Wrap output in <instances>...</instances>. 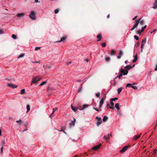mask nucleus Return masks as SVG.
I'll return each instance as SVG.
<instances>
[{
	"label": "nucleus",
	"instance_id": "nucleus-1",
	"mask_svg": "<svg viewBox=\"0 0 157 157\" xmlns=\"http://www.w3.org/2000/svg\"><path fill=\"white\" fill-rule=\"evenodd\" d=\"M129 70V69L128 68L126 69H124L122 68H121L119 71V72H120V74L117 76L115 79L118 78H120L121 77L123 76V75H124L128 74V70Z\"/></svg>",
	"mask_w": 157,
	"mask_h": 157
},
{
	"label": "nucleus",
	"instance_id": "nucleus-2",
	"mask_svg": "<svg viewBox=\"0 0 157 157\" xmlns=\"http://www.w3.org/2000/svg\"><path fill=\"white\" fill-rule=\"evenodd\" d=\"M29 16L30 18L33 20H35L36 19V13L34 11H31Z\"/></svg>",
	"mask_w": 157,
	"mask_h": 157
},
{
	"label": "nucleus",
	"instance_id": "nucleus-3",
	"mask_svg": "<svg viewBox=\"0 0 157 157\" xmlns=\"http://www.w3.org/2000/svg\"><path fill=\"white\" fill-rule=\"evenodd\" d=\"M40 80V78H38L37 77H34L32 79L31 82V85H32L33 83H35L38 81Z\"/></svg>",
	"mask_w": 157,
	"mask_h": 157
},
{
	"label": "nucleus",
	"instance_id": "nucleus-4",
	"mask_svg": "<svg viewBox=\"0 0 157 157\" xmlns=\"http://www.w3.org/2000/svg\"><path fill=\"white\" fill-rule=\"evenodd\" d=\"M75 122V118H73V120L71 121V122L69 123V127L70 128H72L74 127Z\"/></svg>",
	"mask_w": 157,
	"mask_h": 157
},
{
	"label": "nucleus",
	"instance_id": "nucleus-5",
	"mask_svg": "<svg viewBox=\"0 0 157 157\" xmlns=\"http://www.w3.org/2000/svg\"><path fill=\"white\" fill-rule=\"evenodd\" d=\"M113 101H112V100H111V101H110V104H109V103H107V105H106V106L107 107H109V108H110V109H114V107H111V106H110V104L112 106H113L114 105V103L113 102Z\"/></svg>",
	"mask_w": 157,
	"mask_h": 157
},
{
	"label": "nucleus",
	"instance_id": "nucleus-6",
	"mask_svg": "<svg viewBox=\"0 0 157 157\" xmlns=\"http://www.w3.org/2000/svg\"><path fill=\"white\" fill-rule=\"evenodd\" d=\"M7 86L9 87H10L13 89L16 88L18 87L17 85L12 83H8L7 84Z\"/></svg>",
	"mask_w": 157,
	"mask_h": 157
},
{
	"label": "nucleus",
	"instance_id": "nucleus-7",
	"mask_svg": "<svg viewBox=\"0 0 157 157\" xmlns=\"http://www.w3.org/2000/svg\"><path fill=\"white\" fill-rule=\"evenodd\" d=\"M97 119L96 124L98 126H99L102 123V118H96Z\"/></svg>",
	"mask_w": 157,
	"mask_h": 157
},
{
	"label": "nucleus",
	"instance_id": "nucleus-8",
	"mask_svg": "<svg viewBox=\"0 0 157 157\" xmlns=\"http://www.w3.org/2000/svg\"><path fill=\"white\" fill-rule=\"evenodd\" d=\"M66 37L65 36H63L62 38H61L60 40L59 41H56L55 42V43L57 42H65V40L66 39Z\"/></svg>",
	"mask_w": 157,
	"mask_h": 157
},
{
	"label": "nucleus",
	"instance_id": "nucleus-9",
	"mask_svg": "<svg viewBox=\"0 0 157 157\" xmlns=\"http://www.w3.org/2000/svg\"><path fill=\"white\" fill-rule=\"evenodd\" d=\"M129 147V146H124L120 151V152L121 153L124 152L128 149Z\"/></svg>",
	"mask_w": 157,
	"mask_h": 157
},
{
	"label": "nucleus",
	"instance_id": "nucleus-10",
	"mask_svg": "<svg viewBox=\"0 0 157 157\" xmlns=\"http://www.w3.org/2000/svg\"><path fill=\"white\" fill-rule=\"evenodd\" d=\"M147 25H144L143 27L140 30H138L137 31L138 33L140 35H141V33L143 32L144 30V29L146 28Z\"/></svg>",
	"mask_w": 157,
	"mask_h": 157
},
{
	"label": "nucleus",
	"instance_id": "nucleus-11",
	"mask_svg": "<svg viewBox=\"0 0 157 157\" xmlns=\"http://www.w3.org/2000/svg\"><path fill=\"white\" fill-rule=\"evenodd\" d=\"M58 111V108H55L53 109V111L52 112V113L50 115H49V116L50 117H51L52 116H53V114L54 113L56 112H57Z\"/></svg>",
	"mask_w": 157,
	"mask_h": 157
},
{
	"label": "nucleus",
	"instance_id": "nucleus-12",
	"mask_svg": "<svg viewBox=\"0 0 157 157\" xmlns=\"http://www.w3.org/2000/svg\"><path fill=\"white\" fill-rule=\"evenodd\" d=\"M100 145H98L96 146H94L92 148V149L93 150H97L100 147Z\"/></svg>",
	"mask_w": 157,
	"mask_h": 157
},
{
	"label": "nucleus",
	"instance_id": "nucleus-13",
	"mask_svg": "<svg viewBox=\"0 0 157 157\" xmlns=\"http://www.w3.org/2000/svg\"><path fill=\"white\" fill-rule=\"evenodd\" d=\"M153 8L154 9H156L157 8V0H155V2L153 4Z\"/></svg>",
	"mask_w": 157,
	"mask_h": 157
},
{
	"label": "nucleus",
	"instance_id": "nucleus-14",
	"mask_svg": "<svg viewBox=\"0 0 157 157\" xmlns=\"http://www.w3.org/2000/svg\"><path fill=\"white\" fill-rule=\"evenodd\" d=\"M123 52L122 50H121L120 51L118 56H117V58L118 59H120L121 57V56L123 55Z\"/></svg>",
	"mask_w": 157,
	"mask_h": 157
},
{
	"label": "nucleus",
	"instance_id": "nucleus-15",
	"mask_svg": "<svg viewBox=\"0 0 157 157\" xmlns=\"http://www.w3.org/2000/svg\"><path fill=\"white\" fill-rule=\"evenodd\" d=\"M138 25L137 24V22H135V24L134 25L133 27L131 29V30H133Z\"/></svg>",
	"mask_w": 157,
	"mask_h": 157
},
{
	"label": "nucleus",
	"instance_id": "nucleus-16",
	"mask_svg": "<svg viewBox=\"0 0 157 157\" xmlns=\"http://www.w3.org/2000/svg\"><path fill=\"white\" fill-rule=\"evenodd\" d=\"M97 37L98 38L97 41H99L101 40L102 35L101 34H99L97 36Z\"/></svg>",
	"mask_w": 157,
	"mask_h": 157
},
{
	"label": "nucleus",
	"instance_id": "nucleus-17",
	"mask_svg": "<svg viewBox=\"0 0 157 157\" xmlns=\"http://www.w3.org/2000/svg\"><path fill=\"white\" fill-rule=\"evenodd\" d=\"M104 103V98H102L101 100H100L99 102L100 103V106L101 107L102 105Z\"/></svg>",
	"mask_w": 157,
	"mask_h": 157
},
{
	"label": "nucleus",
	"instance_id": "nucleus-18",
	"mask_svg": "<svg viewBox=\"0 0 157 157\" xmlns=\"http://www.w3.org/2000/svg\"><path fill=\"white\" fill-rule=\"evenodd\" d=\"M71 109L74 112H76L77 110V109L75 107L73 106L72 105H71Z\"/></svg>",
	"mask_w": 157,
	"mask_h": 157
},
{
	"label": "nucleus",
	"instance_id": "nucleus-19",
	"mask_svg": "<svg viewBox=\"0 0 157 157\" xmlns=\"http://www.w3.org/2000/svg\"><path fill=\"white\" fill-rule=\"evenodd\" d=\"M137 55H135L134 56V59L132 60V62L134 63L136 62L137 59Z\"/></svg>",
	"mask_w": 157,
	"mask_h": 157
},
{
	"label": "nucleus",
	"instance_id": "nucleus-20",
	"mask_svg": "<svg viewBox=\"0 0 157 157\" xmlns=\"http://www.w3.org/2000/svg\"><path fill=\"white\" fill-rule=\"evenodd\" d=\"M25 15V13H17V16L18 17H22Z\"/></svg>",
	"mask_w": 157,
	"mask_h": 157
},
{
	"label": "nucleus",
	"instance_id": "nucleus-21",
	"mask_svg": "<svg viewBox=\"0 0 157 157\" xmlns=\"http://www.w3.org/2000/svg\"><path fill=\"white\" fill-rule=\"evenodd\" d=\"M123 89V87H121L117 89V92L118 94H119L122 91Z\"/></svg>",
	"mask_w": 157,
	"mask_h": 157
},
{
	"label": "nucleus",
	"instance_id": "nucleus-22",
	"mask_svg": "<svg viewBox=\"0 0 157 157\" xmlns=\"http://www.w3.org/2000/svg\"><path fill=\"white\" fill-rule=\"evenodd\" d=\"M140 135H136L135 136L133 137V139L134 140H136L139 138L140 137Z\"/></svg>",
	"mask_w": 157,
	"mask_h": 157
},
{
	"label": "nucleus",
	"instance_id": "nucleus-23",
	"mask_svg": "<svg viewBox=\"0 0 157 157\" xmlns=\"http://www.w3.org/2000/svg\"><path fill=\"white\" fill-rule=\"evenodd\" d=\"M25 93V89H22L21 90L20 94L21 95L24 94Z\"/></svg>",
	"mask_w": 157,
	"mask_h": 157
},
{
	"label": "nucleus",
	"instance_id": "nucleus-24",
	"mask_svg": "<svg viewBox=\"0 0 157 157\" xmlns=\"http://www.w3.org/2000/svg\"><path fill=\"white\" fill-rule=\"evenodd\" d=\"M25 56L24 53H21L19 55V56L17 57L18 58H19L23 57Z\"/></svg>",
	"mask_w": 157,
	"mask_h": 157
},
{
	"label": "nucleus",
	"instance_id": "nucleus-25",
	"mask_svg": "<svg viewBox=\"0 0 157 157\" xmlns=\"http://www.w3.org/2000/svg\"><path fill=\"white\" fill-rule=\"evenodd\" d=\"M119 106V104L116 103L115 104V107L117 110L120 109Z\"/></svg>",
	"mask_w": 157,
	"mask_h": 157
},
{
	"label": "nucleus",
	"instance_id": "nucleus-26",
	"mask_svg": "<svg viewBox=\"0 0 157 157\" xmlns=\"http://www.w3.org/2000/svg\"><path fill=\"white\" fill-rule=\"evenodd\" d=\"M132 84L131 83H128L126 84V87H132Z\"/></svg>",
	"mask_w": 157,
	"mask_h": 157
},
{
	"label": "nucleus",
	"instance_id": "nucleus-27",
	"mask_svg": "<svg viewBox=\"0 0 157 157\" xmlns=\"http://www.w3.org/2000/svg\"><path fill=\"white\" fill-rule=\"evenodd\" d=\"M146 39L143 40L142 41L141 44H143V45H144L146 43Z\"/></svg>",
	"mask_w": 157,
	"mask_h": 157
},
{
	"label": "nucleus",
	"instance_id": "nucleus-28",
	"mask_svg": "<svg viewBox=\"0 0 157 157\" xmlns=\"http://www.w3.org/2000/svg\"><path fill=\"white\" fill-rule=\"evenodd\" d=\"M115 54V52L114 50H112L111 51V52L110 55L111 56H113V55H114Z\"/></svg>",
	"mask_w": 157,
	"mask_h": 157
},
{
	"label": "nucleus",
	"instance_id": "nucleus-29",
	"mask_svg": "<svg viewBox=\"0 0 157 157\" xmlns=\"http://www.w3.org/2000/svg\"><path fill=\"white\" fill-rule=\"evenodd\" d=\"M87 105H82L83 108L81 109H79V110H81L84 109L85 108L87 107Z\"/></svg>",
	"mask_w": 157,
	"mask_h": 157
},
{
	"label": "nucleus",
	"instance_id": "nucleus-30",
	"mask_svg": "<svg viewBox=\"0 0 157 157\" xmlns=\"http://www.w3.org/2000/svg\"><path fill=\"white\" fill-rule=\"evenodd\" d=\"M108 135H109V134H108L107 136H104V138L106 140H108L109 139V136Z\"/></svg>",
	"mask_w": 157,
	"mask_h": 157
},
{
	"label": "nucleus",
	"instance_id": "nucleus-31",
	"mask_svg": "<svg viewBox=\"0 0 157 157\" xmlns=\"http://www.w3.org/2000/svg\"><path fill=\"white\" fill-rule=\"evenodd\" d=\"M144 20H141L140 22V24L141 25H143V24H144Z\"/></svg>",
	"mask_w": 157,
	"mask_h": 157
},
{
	"label": "nucleus",
	"instance_id": "nucleus-32",
	"mask_svg": "<svg viewBox=\"0 0 157 157\" xmlns=\"http://www.w3.org/2000/svg\"><path fill=\"white\" fill-rule=\"evenodd\" d=\"M46 81H44V82H41L40 84V86H43L46 83Z\"/></svg>",
	"mask_w": 157,
	"mask_h": 157
},
{
	"label": "nucleus",
	"instance_id": "nucleus-33",
	"mask_svg": "<svg viewBox=\"0 0 157 157\" xmlns=\"http://www.w3.org/2000/svg\"><path fill=\"white\" fill-rule=\"evenodd\" d=\"M26 108L27 109V111H29L30 109V106L29 105H27L26 106Z\"/></svg>",
	"mask_w": 157,
	"mask_h": 157
},
{
	"label": "nucleus",
	"instance_id": "nucleus-34",
	"mask_svg": "<svg viewBox=\"0 0 157 157\" xmlns=\"http://www.w3.org/2000/svg\"><path fill=\"white\" fill-rule=\"evenodd\" d=\"M12 37L14 39H16L17 38L16 36L14 34H13L12 35Z\"/></svg>",
	"mask_w": 157,
	"mask_h": 157
},
{
	"label": "nucleus",
	"instance_id": "nucleus-35",
	"mask_svg": "<svg viewBox=\"0 0 157 157\" xmlns=\"http://www.w3.org/2000/svg\"><path fill=\"white\" fill-rule=\"evenodd\" d=\"M16 122L17 123H19L20 125L22 124V121L21 120H19L17 121H16Z\"/></svg>",
	"mask_w": 157,
	"mask_h": 157
},
{
	"label": "nucleus",
	"instance_id": "nucleus-36",
	"mask_svg": "<svg viewBox=\"0 0 157 157\" xmlns=\"http://www.w3.org/2000/svg\"><path fill=\"white\" fill-rule=\"evenodd\" d=\"M118 98H112L111 100H112V101H115L116 100H118Z\"/></svg>",
	"mask_w": 157,
	"mask_h": 157
},
{
	"label": "nucleus",
	"instance_id": "nucleus-37",
	"mask_svg": "<svg viewBox=\"0 0 157 157\" xmlns=\"http://www.w3.org/2000/svg\"><path fill=\"white\" fill-rule=\"evenodd\" d=\"M134 38L135 39L137 40H138L139 39V37L138 36L136 35H135L134 36Z\"/></svg>",
	"mask_w": 157,
	"mask_h": 157
},
{
	"label": "nucleus",
	"instance_id": "nucleus-38",
	"mask_svg": "<svg viewBox=\"0 0 157 157\" xmlns=\"http://www.w3.org/2000/svg\"><path fill=\"white\" fill-rule=\"evenodd\" d=\"M100 107H99L98 108H94V109L95 110H96L97 111H98L100 109Z\"/></svg>",
	"mask_w": 157,
	"mask_h": 157
},
{
	"label": "nucleus",
	"instance_id": "nucleus-39",
	"mask_svg": "<svg viewBox=\"0 0 157 157\" xmlns=\"http://www.w3.org/2000/svg\"><path fill=\"white\" fill-rule=\"evenodd\" d=\"M59 11V10L58 9H56L54 10V12L55 14L57 13Z\"/></svg>",
	"mask_w": 157,
	"mask_h": 157
},
{
	"label": "nucleus",
	"instance_id": "nucleus-40",
	"mask_svg": "<svg viewBox=\"0 0 157 157\" xmlns=\"http://www.w3.org/2000/svg\"><path fill=\"white\" fill-rule=\"evenodd\" d=\"M141 19V18H140L138 20H136L135 21V22H137V24L138 25L139 21H140V20Z\"/></svg>",
	"mask_w": 157,
	"mask_h": 157
},
{
	"label": "nucleus",
	"instance_id": "nucleus-41",
	"mask_svg": "<svg viewBox=\"0 0 157 157\" xmlns=\"http://www.w3.org/2000/svg\"><path fill=\"white\" fill-rule=\"evenodd\" d=\"M132 88H133L134 90H136L138 88L137 86H132Z\"/></svg>",
	"mask_w": 157,
	"mask_h": 157
},
{
	"label": "nucleus",
	"instance_id": "nucleus-42",
	"mask_svg": "<svg viewBox=\"0 0 157 157\" xmlns=\"http://www.w3.org/2000/svg\"><path fill=\"white\" fill-rule=\"evenodd\" d=\"M101 46L103 47H105L106 46V43H103L101 44Z\"/></svg>",
	"mask_w": 157,
	"mask_h": 157
},
{
	"label": "nucleus",
	"instance_id": "nucleus-43",
	"mask_svg": "<svg viewBox=\"0 0 157 157\" xmlns=\"http://www.w3.org/2000/svg\"><path fill=\"white\" fill-rule=\"evenodd\" d=\"M40 47H36L35 49V51H37L38 50L40 49Z\"/></svg>",
	"mask_w": 157,
	"mask_h": 157
},
{
	"label": "nucleus",
	"instance_id": "nucleus-44",
	"mask_svg": "<svg viewBox=\"0 0 157 157\" xmlns=\"http://www.w3.org/2000/svg\"><path fill=\"white\" fill-rule=\"evenodd\" d=\"M105 60L107 61H108L110 59V58L109 57H105Z\"/></svg>",
	"mask_w": 157,
	"mask_h": 157
},
{
	"label": "nucleus",
	"instance_id": "nucleus-45",
	"mask_svg": "<svg viewBox=\"0 0 157 157\" xmlns=\"http://www.w3.org/2000/svg\"><path fill=\"white\" fill-rule=\"evenodd\" d=\"M4 33L3 30L2 29H0V34H2Z\"/></svg>",
	"mask_w": 157,
	"mask_h": 157
},
{
	"label": "nucleus",
	"instance_id": "nucleus-46",
	"mask_svg": "<svg viewBox=\"0 0 157 157\" xmlns=\"http://www.w3.org/2000/svg\"><path fill=\"white\" fill-rule=\"evenodd\" d=\"M100 95V93H98L96 94V96L98 98V97H99Z\"/></svg>",
	"mask_w": 157,
	"mask_h": 157
},
{
	"label": "nucleus",
	"instance_id": "nucleus-47",
	"mask_svg": "<svg viewBox=\"0 0 157 157\" xmlns=\"http://www.w3.org/2000/svg\"><path fill=\"white\" fill-rule=\"evenodd\" d=\"M5 142L4 140H2L1 143V145L5 144Z\"/></svg>",
	"mask_w": 157,
	"mask_h": 157
},
{
	"label": "nucleus",
	"instance_id": "nucleus-48",
	"mask_svg": "<svg viewBox=\"0 0 157 157\" xmlns=\"http://www.w3.org/2000/svg\"><path fill=\"white\" fill-rule=\"evenodd\" d=\"M130 67V65H127L124 67L125 69H128Z\"/></svg>",
	"mask_w": 157,
	"mask_h": 157
},
{
	"label": "nucleus",
	"instance_id": "nucleus-49",
	"mask_svg": "<svg viewBox=\"0 0 157 157\" xmlns=\"http://www.w3.org/2000/svg\"><path fill=\"white\" fill-rule=\"evenodd\" d=\"M108 118H103V121L104 122L106 121Z\"/></svg>",
	"mask_w": 157,
	"mask_h": 157
},
{
	"label": "nucleus",
	"instance_id": "nucleus-50",
	"mask_svg": "<svg viewBox=\"0 0 157 157\" xmlns=\"http://www.w3.org/2000/svg\"><path fill=\"white\" fill-rule=\"evenodd\" d=\"M135 66V64H134L132 66H130V67L128 68L129 69V70L130 69H131V68H132V67H134Z\"/></svg>",
	"mask_w": 157,
	"mask_h": 157
},
{
	"label": "nucleus",
	"instance_id": "nucleus-51",
	"mask_svg": "<svg viewBox=\"0 0 157 157\" xmlns=\"http://www.w3.org/2000/svg\"><path fill=\"white\" fill-rule=\"evenodd\" d=\"M71 63L72 62L71 61H70L67 63V65H68L69 64H71Z\"/></svg>",
	"mask_w": 157,
	"mask_h": 157
},
{
	"label": "nucleus",
	"instance_id": "nucleus-52",
	"mask_svg": "<svg viewBox=\"0 0 157 157\" xmlns=\"http://www.w3.org/2000/svg\"><path fill=\"white\" fill-rule=\"evenodd\" d=\"M3 146H2L1 147V153H2V152H3Z\"/></svg>",
	"mask_w": 157,
	"mask_h": 157
},
{
	"label": "nucleus",
	"instance_id": "nucleus-53",
	"mask_svg": "<svg viewBox=\"0 0 157 157\" xmlns=\"http://www.w3.org/2000/svg\"><path fill=\"white\" fill-rule=\"evenodd\" d=\"M137 17V16H135L134 18H132V20H135Z\"/></svg>",
	"mask_w": 157,
	"mask_h": 157
},
{
	"label": "nucleus",
	"instance_id": "nucleus-54",
	"mask_svg": "<svg viewBox=\"0 0 157 157\" xmlns=\"http://www.w3.org/2000/svg\"><path fill=\"white\" fill-rule=\"evenodd\" d=\"M144 45H143V44H141V49H142V50H143V47H144Z\"/></svg>",
	"mask_w": 157,
	"mask_h": 157
},
{
	"label": "nucleus",
	"instance_id": "nucleus-55",
	"mask_svg": "<svg viewBox=\"0 0 157 157\" xmlns=\"http://www.w3.org/2000/svg\"><path fill=\"white\" fill-rule=\"evenodd\" d=\"M40 61L32 62V63H40Z\"/></svg>",
	"mask_w": 157,
	"mask_h": 157
},
{
	"label": "nucleus",
	"instance_id": "nucleus-56",
	"mask_svg": "<svg viewBox=\"0 0 157 157\" xmlns=\"http://www.w3.org/2000/svg\"><path fill=\"white\" fill-rule=\"evenodd\" d=\"M155 71H157V63L156 64V67H155Z\"/></svg>",
	"mask_w": 157,
	"mask_h": 157
},
{
	"label": "nucleus",
	"instance_id": "nucleus-57",
	"mask_svg": "<svg viewBox=\"0 0 157 157\" xmlns=\"http://www.w3.org/2000/svg\"><path fill=\"white\" fill-rule=\"evenodd\" d=\"M35 2L36 3L39 2L38 1V0H35Z\"/></svg>",
	"mask_w": 157,
	"mask_h": 157
},
{
	"label": "nucleus",
	"instance_id": "nucleus-58",
	"mask_svg": "<svg viewBox=\"0 0 157 157\" xmlns=\"http://www.w3.org/2000/svg\"><path fill=\"white\" fill-rule=\"evenodd\" d=\"M156 127H157V121H156V126H155V128H156Z\"/></svg>",
	"mask_w": 157,
	"mask_h": 157
},
{
	"label": "nucleus",
	"instance_id": "nucleus-59",
	"mask_svg": "<svg viewBox=\"0 0 157 157\" xmlns=\"http://www.w3.org/2000/svg\"><path fill=\"white\" fill-rule=\"evenodd\" d=\"M58 131H59V132H61V131H63V130L61 129L60 130H58Z\"/></svg>",
	"mask_w": 157,
	"mask_h": 157
},
{
	"label": "nucleus",
	"instance_id": "nucleus-60",
	"mask_svg": "<svg viewBox=\"0 0 157 157\" xmlns=\"http://www.w3.org/2000/svg\"><path fill=\"white\" fill-rule=\"evenodd\" d=\"M140 43H138V42L137 43V44H136V45L137 46H139L140 45Z\"/></svg>",
	"mask_w": 157,
	"mask_h": 157
},
{
	"label": "nucleus",
	"instance_id": "nucleus-61",
	"mask_svg": "<svg viewBox=\"0 0 157 157\" xmlns=\"http://www.w3.org/2000/svg\"><path fill=\"white\" fill-rule=\"evenodd\" d=\"M109 16H110V15L109 14H108L107 16V18H109Z\"/></svg>",
	"mask_w": 157,
	"mask_h": 157
},
{
	"label": "nucleus",
	"instance_id": "nucleus-62",
	"mask_svg": "<svg viewBox=\"0 0 157 157\" xmlns=\"http://www.w3.org/2000/svg\"><path fill=\"white\" fill-rule=\"evenodd\" d=\"M103 118H108L107 116H105Z\"/></svg>",
	"mask_w": 157,
	"mask_h": 157
},
{
	"label": "nucleus",
	"instance_id": "nucleus-63",
	"mask_svg": "<svg viewBox=\"0 0 157 157\" xmlns=\"http://www.w3.org/2000/svg\"><path fill=\"white\" fill-rule=\"evenodd\" d=\"M2 135V132H1V130L0 129V136H1Z\"/></svg>",
	"mask_w": 157,
	"mask_h": 157
},
{
	"label": "nucleus",
	"instance_id": "nucleus-64",
	"mask_svg": "<svg viewBox=\"0 0 157 157\" xmlns=\"http://www.w3.org/2000/svg\"><path fill=\"white\" fill-rule=\"evenodd\" d=\"M127 62H128V61H127V60H126V61H125V62H124V63H126V64L127 63Z\"/></svg>",
	"mask_w": 157,
	"mask_h": 157
}]
</instances>
